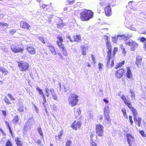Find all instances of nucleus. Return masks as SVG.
<instances>
[{
  "label": "nucleus",
  "instance_id": "1",
  "mask_svg": "<svg viewBox=\"0 0 146 146\" xmlns=\"http://www.w3.org/2000/svg\"><path fill=\"white\" fill-rule=\"evenodd\" d=\"M132 35L131 34L129 33H126L123 35V39L125 40V44L130 46H131V50L132 51H134L138 46V44L134 41H133L132 40L128 39L132 37Z\"/></svg>",
  "mask_w": 146,
  "mask_h": 146
},
{
  "label": "nucleus",
  "instance_id": "2",
  "mask_svg": "<svg viewBox=\"0 0 146 146\" xmlns=\"http://www.w3.org/2000/svg\"><path fill=\"white\" fill-rule=\"evenodd\" d=\"M80 18L82 21H87L92 18L93 13L90 10L85 9L80 13Z\"/></svg>",
  "mask_w": 146,
  "mask_h": 146
},
{
  "label": "nucleus",
  "instance_id": "3",
  "mask_svg": "<svg viewBox=\"0 0 146 146\" xmlns=\"http://www.w3.org/2000/svg\"><path fill=\"white\" fill-rule=\"evenodd\" d=\"M79 97L74 93H72L69 96L68 102L69 105L74 107L76 105L78 101V98Z\"/></svg>",
  "mask_w": 146,
  "mask_h": 146
},
{
  "label": "nucleus",
  "instance_id": "4",
  "mask_svg": "<svg viewBox=\"0 0 146 146\" xmlns=\"http://www.w3.org/2000/svg\"><path fill=\"white\" fill-rule=\"evenodd\" d=\"M18 66L21 71H26L28 70L30 65L28 63L23 61L18 62Z\"/></svg>",
  "mask_w": 146,
  "mask_h": 146
},
{
  "label": "nucleus",
  "instance_id": "5",
  "mask_svg": "<svg viewBox=\"0 0 146 146\" xmlns=\"http://www.w3.org/2000/svg\"><path fill=\"white\" fill-rule=\"evenodd\" d=\"M106 47L107 49L108 55L107 56V60L108 62L107 64V66H108L110 64V60L111 58V43L110 42H106Z\"/></svg>",
  "mask_w": 146,
  "mask_h": 146
},
{
  "label": "nucleus",
  "instance_id": "6",
  "mask_svg": "<svg viewBox=\"0 0 146 146\" xmlns=\"http://www.w3.org/2000/svg\"><path fill=\"white\" fill-rule=\"evenodd\" d=\"M11 49L13 52L16 53L19 52L21 53L24 50V48L23 46L16 45L14 44H13L11 46Z\"/></svg>",
  "mask_w": 146,
  "mask_h": 146
},
{
  "label": "nucleus",
  "instance_id": "7",
  "mask_svg": "<svg viewBox=\"0 0 146 146\" xmlns=\"http://www.w3.org/2000/svg\"><path fill=\"white\" fill-rule=\"evenodd\" d=\"M46 95L47 97L49 96L50 95L49 92H50L52 96L55 100H56L57 99V96L56 94L55 91L52 88H50L49 89L48 88H45Z\"/></svg>",
  "mask_w": 146,
  "mask_h": 146
},
{
  "label": "nucleus",
  "instance_id": "8",
  "mask_svg": "<svg viewBox=\"0 0 146 146\" xmlns=\"http://www.w3.org/2000/svg\"><path fill=\"white\" fill-rule=\"evenodd\" d=\"M96 133L99 136L102 137L103 135L104 127L101 124L96 125Z\"/></svg>",
  "mask_w": 146,
  "mask_h": 146
},
{
  "label": "nucleus",
  "instance_id": "9",
  "mask_svg": "<svg viewBox=\"0 0 146 146\" xmlns=\"http://www.w3.org/2000/svg\"><path fill=\"white\" fill-rule=\"evenodd\" d=\"M62 42H59V41H57L56 42V44L59 47L60 50L62 52L63 55L65 56H67L68 54L66 48L64 45L62 44Z\"/></svg>",
  "mask_w": 146,
  "mask_h": 146
},
{
  "label": "nucleus",
  "instance_id": "10",
  "mask_svg": "<svg viewBox=\"0 0 146 146\" xmlns=\"http://www.w3.org/2000/svg\"><path fill=\"white\" fill-rule=\"evenodd\" d=\"M82 123L80 121H74L71 125L72 128L74 130H76L80 127Z\"/></svg>",
  "mask_w": 146,
  "mask_h": 146
},
{
  "label": "nucleus",
  "instance_id": "11",
  "mask_svg": "<svg viewBox=\"0 0 146 146\" xmlns=\"http://www.w3.org/2000/svg\"><path fill=\"white\" fill-rule=\"evenodd\" d=\"M126 137L129 145V146H132V143L134 141V137L131 135L129 134H127Z\"/></svg>",
  "mask_w": 146,
  "mask_h": 146
},
{
  "label": "nucleus",
  "instance_id": "12",
  "mask_svg": "<svg viewBox=\"0 0 146 146\" xmlns=\"http://www.w3.org/2000/svg\"><path fill=\"white\" fill-rule=\"evenodd\" d=\"M20 26L21 27L23 28L29 30L30 28L31 27L29 24L24 21H21L20 22Z\"/></svg>",
  "mask_w": 146,
  "mask_h": 146
},
{
  "label": "nucleus",
  "instance_id": "13",
  "mask_svg": "<svg viewBox=\"0 0 146 146\" xmlns=\"http://www.w3.org/2000/svg\"><path fill=\"white\" fill-rule=\"evenodd\" d=\"M106 15L108 16H110L111 15V11L110 5H107L104 9Z\"/></svg>",
  "mask_w": 146,
  "mask_h": 146
},
{
  "label": "nucleus",
  "instance_id": "14",
  "mask_svg": "<svg viewBox=\"0 0 146 146\" xmlns=\"http://www.w3.org/2000/svg\"><path fill=\"white\" fill-rule=\"evenodd\" d=\"M124 72V69H121L117 70L115 72V75L118 78H120L121 77Z\"/></svg>",
  "mask_w": 146,
  "mask_h": 146
},
{
  "label": "nucleus",
  "instance_id": "15",
  "mask_svg": "<svg viewBox=\"0 0 146 146\" xmlns=\"http://www.w3.org/2000/svg\"><path fill=\"white\" fill-rule=\"evenodd\" d=\"M123 35H118L117 36L113 37L112 38V41L114 43L117 44L118 39L120 40L123 39Z\"/></svg>",
  "mask_w": 146,
  "mask_h": 146
},
{
  "label": "nucleus",
  "instance_id": "16",
  "mask_svg": "<svg viewBox=\"0 0 146 146\" xmlns=\"http://www.w3.org/2000/svg\"><path fill=\"white\" fill-rule=\"evenodd\" d=\"M128 5L130 8L133 9V11H136L137 10V9L136 8L137 3L133 1H130L128 3Z\"/></svg>",
  "mask_w": 146,
  "mask_h": 146
},
{
  "label": "nucleus",
  "instance_id": "17",
  "mask_svg": "<svg viewBox=\"0 0 146 146\" xmlns=\"http://www.w3.org/2000/svg\"><path fill=\"white\" fill-rule=\"evenodd\" d=\"M82 49V54L84 55H86V51L88 48V46L87 45H84L81 46Z\"/></svg>",
  "mask_w": 146,
  "mask_h": 146
},
{
  "label": "nucleus",
  "instance_id": "18",
  "mask_svg": "<svg viewBox=\"0 0 146 146\" xmlns=\"http://www.w3.org/2000/svg\"><path fill=\"white\" fill-rule=\"evenodd\" d=\"M74 114L75 117H77L80 115L81 113L80 109L78 108H75L74 109Z\"/></svg>",
  "mask_w": 146,
  "mask_h": 146
},
{
  "label": "nucleus",
  "instance_id": "19",
  "mask_svg": "<svg viewBox=\"0 0 146 146\" xmlns=\"http://www.w3.org/2000/svg\"><path fill=\"white\" fill-rule=\"evenodd\" d=\"M47 46L48 47L51 52L52 54L54 55L56 54V52L54 47L50 44H47Z\"/></svg>",
  "mask_w": 146,
  "mask_h": 146
},
{
  "label": "nucleus",
  "instance_id": "20",
  "mask_svg": "<svg viewBox=\"0 0 146 146\" xmlns=\"http://www.w3.org/2000/svg\"><path fill=\"white\" fill-rule=\"evenodd\" d=\"M27 50L31 54H34L35 53V50L33 47L29 46L27 47Z\"/></svg>",
  "mask_w": 146,
  "mask_h": 146
},
{
  "label": "nucleus",
  "instance_id": "21",
  "mask_svg": "<svg viewBox=\"0 0 146 146\" xmlns=\"http://www.w3.org/2000/svg\"><path fill=\"white\" fill-rule=\"evenodd\" d=\"M73 38L74 39L73 41L80 42L82 40L81 37L79 35H76L74 36Z\"/></svg>",
  "mask_w": 146,
  "mask_h": 146
},
{
  "label": "nucleus",
  "instance_id": "22",
  "mask_svg": "<svg viewBox=\"0 0 146 146\" xmlns=\"http://www.w3.org/2000/svg\"><path fill=\"white\" fill-rule=\"evenodd\" d=\"M0 71L4 74L5 76L7 75L9 73L7 70L1 66H0Z\"/></svg>",
  "mask_w": 146,
  "mask_h": 146
},
{
  "label": "nucleus",
  "instance_id": "23",
  "mask_svg": "<svg viewBox=\"0 0 146 146\" xmlns=\"http://www.w3.org/2000/svg\"><path fill=\"white\" fill-rule=\"evenodd\" d=\"M127 77L129 78H130L132 76L131 71L129 67L127 68V73L126 74Z\"/></svg>",
  "mask_w": 146,
  "mask_h": 146
},
{
  "label": "nucleus",
  "instance_id": "24",
  "mask_svg": "<svg viewBox=\"0 0 146 146\" xmlns=\"http://www.w3.org/2000/svg\"><path fill=\"white\" fill-rule=\"evenodd\" d=\"M135 122L137 123V125L138 126H140L141 122V118L140 117H136L135 119H134Z\"/></svg>",
  "mask_w": 146,
  "mask_h": 146
},
{
  "label": "nucleus",
  "instance_id": "25",
  "mask_svg": "<svg viewBox=\"0 0 146 146\" xmlns=\"http://www.w3.org/2000/svg\"><path fill=\"white\" fill-rule=\"evenodd\" d=\"M105 121L108 124L111 123V120L109 115H104Z\"/></svg>",
  "mask_w": 146,
  "mask_h": 146
},
{
  "label": "nucleus",
  "instance_id": "26",
  "mask_svg": "<svg viewBox=\"0 0 146 146\" xmlns=\"http://www.w3.org/2000/svg\"><path fill=\"white\" fill-rule=\"evenodd\" d=\"M109 111L110 110L108 106H105L104 109V115H109Z\"/></svg>",
  "mask_w": 146,
  "mask_h": 146
},
{
  "label": "nucleus",
  "instance_id": "27",
  "mask_svg": "<svg viewBox=\"0 0 146 146\" xmlns=\"http://www.w3.org/2000/svg\"><path fill=\"white\" fill-rule=\"evenodd\" d=\"M142 60L141 57V56H137L136 57V63L137 65V66H138L139 65Z\"/></svg>",
  "mask_w": 146,
  "mask_h": 146
},
{
  "label": "nucleus",
  "instance_id": "28",
  "mask_svg": "<svg viewBox=\"0 0 146 146\" xmlns=\"http://www.w3.org/2000/svg\"><path fill=\"white\" fill-rule=\"evenodd\" d=\"M58 28H60L63 27L65 25V24L62 23V21L60 20L59 21V22L57 24Z\"/></svg>",
  "mask_w": 146,
  "mask_h": 146
},
{
  "label": "nucleus",
  "instance_id": "29",
  "mask_svg": "<svg viewBox=\"0 0 146 146\" xmlns=\"http://www.w3.org/2000/svg\"><path fill=\"white\" fill-rule=\"evenodd\" d=\"M15 141L16 144L18 146H21L22 145V142L20 140V139L17 137L15 139Z\"/></svg>",
  "mask_w": 146,
  "mask_h": 146
},
{
  "label": "nucleus",
  "instance_id": "30",
  "mask_svg": "<svg viewBox=\"0 0 146 146\" xmlns=\"http://www.w3.org/2000/svg\"><path fill=\"white\" fill-rule=\"evenodd\" d=\"M131 111L133 113V116L134 117V119H135V118H136V117H137V110L135 108H134L133 110H132Z\"/></svg>",
  "mask_w": 146,
  "mask_h": 146
},
{
  "label": "nucleus",
  "instance_id": "31",
  "mask_svg": "<svg viewBox=\"0 0 146 146\" xmlns=\"http://www.w3.org/2000/svg\"><path fill=\"white\" fill-rule=\"evenodd\" d=\"M125 63V61L123 60L121 62L117 64L115 67V68L117 69L121 67Z\"/></svg>",
  "mask_w": 146,
  "mask_h": 146
},
{
  "label": "nucleus",
  "instance_id": "32",
  "mask_svg": "<svg viewBox=\"0 0 146 146\" xmlns=\"http://www.w3.org/2000/svg\"><path fill=\"white\" fill-rule=\"evenodd\" d=\"M18 110L20 112H22L23 111L24 108L22 104L19 105L18 107Z\"/></svg>",
  "mask_w": 146,
  "mask_h": 146
},
{
  "label": "nucleus",
  "instance_id": "33",
  "mask_svg": "<svg viewBox=\"0 0 146 146\" xmlns=\"http://www.w3.org/2000/svg\"><path fill=\"white\" fill-rule=\"evenodd\" d=\"M127 107L130 109L131 110H133L134 108L132 107V104H131L130 102L129 101L127 102V103L125 104Z\"/></svg>",
  "mask_w": 146,
  "mask_h": 146
},
{
  "label": "nucleus",
  "instance_id": "34",
  "mask_svg": "<svg viewBox=\"0 0 146 146\" xmlns=\"http://www.w3.org/2000/svg\"><path fill=\"white\" fill-rule=\"evenodd\" d=\"M121 111L123 113L124 117L126 118H128V116L126 114V110L125 108H122Z\"/></svg>",
  "mask_w": 146,
  "mask_h": 146
},
{
  "label": "nucleus",
  "instance_id": "35",
  "mask_svg": "<svg viewBox=\"0 0 146 146\" xmlns=\"http://www.w3.org/2000/svg\"><path fill=\"white\" fill-rule=\"evenodd\" d=\"M36 90L38 92L39 94L41 95L42 96H44L43 92L41 89H40L39 88L37 87L36 88Z\"/></svg>",
  "mask_w": 146,
  "mask_h": 146
},
{
  "label": "nucleus",
  "instance_id": "36",
  "mask_svg": "<svg viewBox=\"0 0 146 146\" xmlns=\"http://www.w3.org/2000/svg\"><path fill=\"white\" fill-rule=\"evenodd\" d=\"M129 92L131 94V98L132 100H135V94L134 92L133 91L130 90Z\"/></svg>",
  "mask_w": 146,
  "mask_h": 146
},
{
  "label": "nucleus",
  "instance_id": "37",
  "mask_svg": "<svg viewBox=\"0 0 146 146\" xmlns=\"http://www.w3.org/2000/svg\"><path fill=\"white\" fill-rule=\"evenodd\" d=\"M5 124H6V126L9 128V130L11 134L12 133V131L11 128V127L9 126V122L7 121H6L5 122Z\"/></svg>",
  "mask_w": 146,
  "mask_h": 146
},
{
  "label": "nucleus",
  "instance_id": "38",
  "mask_svg": "<svg viewBox=\"0 0 146 146\" xmlns=\"http://www.w3.org/2000/svg\"><path fill=\"white\" fill-rule=\"evenodd\" d=\"M118 51V48H116V47H115L114 48L113 52V55H112V58L113 57H114L115 54H116V53Z\"/></svg>",
  "mask_w": 146,
  "mask_h": 146
},
{
  "label": "nucleus",
  "instance_id": "39",
  "mask_svg": "<svg viewBox=\"0 0 146 146\" xmlns=\"http://www.w3.org/2000/svg\"><path fill=\"white\" fill-rule=\"evenodd\" d=\"M68 4L71 5L75 3V0H66Z\"/></svg>",
  "mask_w": 146,
  "mask_h": 146
},
{
  "label": "nucleus",
  "instance_id": "40",
  "mask_svg": "<svg viewBox=\"0 0 146 146\" xmlns=\"http://www.w3.org/2000/svg\"><path fill=\"white\" fill-rule=\"evenodd\" d=\"M37 130L40 135L42 137V138H43V135L41 128L40 127H38V128Z\"/></svg>",
  "mask_w": 146,
  "mask_h": 146
},
{
  "label": "nucleus",
  "instance_id": "41",
  "mask_svg": "<svg viewBox=\"0 0 146 146\" xmlns=\"http://www.w3.org/2000/svg\"><path fill=\"white\" fill-rule=\"evenodd\" d=\"M121 98L125 104L127 103L129 101L127 100L126 97L124 95H122L121 96Z\"/></svg>",
  "mask_w": 146,
  "mask_h": 146
},
{
  "label": "nucleus",
  "instance_id": "42",
  "mask_svg": "<svg viewBox=\"0 0 146 146\" xmlns=\"http://www.w3.org/2000/svg\"><path fill=\"white\" fill-rule=\"evenodd\" d=\"M19 120V118H18V116H16L14 117L13 121V123H16Z\"/></svg>",
  "mask_w": 146,
  "mask_h": 146
},
{
  "label": "nucleus",
  "instance_id": "43",
  "mask_svg": "<svg viewBox=\"0 0 146 146\" xmlns=\"http://www.w3.org/2000/svg\"><path fill=\"white\" fill-rule=\"evenodd\" d=\"M51 108L52 110L55 111L57 110L58 109V108L57 106L55 105H52L51 106Z\"/></svg>",
  "mask_w": 146,
  "mask_h": 146
},
{
  "label": "nucleus",
  "instance_id": "44",
  "mask_svg": "<svg viewBox=\"0 0 146 146\" xmlns=\"http://www.w3.org/2000/svg\"><path fill=\"white\" fill-rule=\"evenodd\" d=\"M121 48L122 50V52L123 53V54L124 56H125L126 54V52L125 50L124 47H123V46H121Z\"/></svg>",
  "mask_w": 146,
  "mask_h": 146
},
{
  "label": "nucleus",
  "instance_id": "45",
  "mask_svg": "<svg viewBox=\"0 0 146 146\" xmlns=\"http://www.w3.org/2000/svg\"><path fill=\"white\" fill-rule=\"evenodd\" d=\"M63 131L61 130V131L60 133L58 134V139L59 141H60V139H61V137L62 136V134H63Z\"/></svg>",
  "mask_w": 146,
  "mask_h": 146
},
{
  "label": "nucleus",
  "instance_id": "46",
  "mask_svg": "<svg viewBox=\"0 0 146 146\" xmlns=\"http://www.w3.org/2000/svg\"><path fill=\"white\" fill-rule=\"evenodd\" d=\"M136 25H132L130 27V29L132 30L136 31Z\"/></svg>",
  "mask_w": 146,
  "mask_h": 146
},
{
  "label": "nucleus",
  "instance_id": "47",
  "mask_svg": "<svg viewBox=\"0 0 146 146\" xmlns=\"http://www.w3.org/2000/svg\"><path fill=\"white\" fill-rule=\"evenodd\" d=\"M4 100L7 104L9 105L11 104V103L9 100L7 98V97H5L4 99Z\"/></svg>",
  "mask_w": 146,
  "mask_h": 146
},
{
  "label": "nucleus",
  "instance_id": "48",
  "mask_svg": "<svg viewBox=\"0 0 146 146\" xmlns=\"http://www.w3.org/2000/svg\"><path fill=\"white\" fill-rule=\"evenodd\" d=\"M0 25L3 27H7L8 26V24L4 23H0Z\"/></svg>",
  "mask_w": 146,
  "mask_h": 146
},
{
  "label": "nucleus",
  "instance_id": "49",
  "mask_svg": "<svg viewBox=\"0 0 146 146\" xmlns=\"http://www.w3.org/2000/svg\"><path fill=\"white\" fill-rule=\"evenodd\" d=\"M42 97L43 100V101H44V102L42 103V105H43V106L44 107H45V104L46 102V99H45V98L44 97V95L43 96H42Z\"/></svg>",
  "mask_w": 146,
  "mask_h": 146
},
{
  "label": "nucleus",
  "instance_id": "50",
  "mask_svg": "<svg viewBox=\"0 0 146 146\" xmlns=\"http://www.w3.org/2000/svg\"><path fill=\"white\" fill-rule=\"evenodd\" d=\"M100 4L102 6H106L107 5H108L107 4H106V3L105 2H102V1H101L100 2Z\"/></svg>",
  "mask_w": 146,
  "mask_h": 146
},
{
  "label": "nucleus",
  "instance_id": "51",
  "mask_svg": "<svg viewBox=\"0 0 146 146\" xmlns=\"http://www.w3.org/2000/svg\"><path fill=\"white\" fill-rule=\"evenodd\" d=\"M38 39L42 42L43 44H45V42L43 37L41 36H39L38 37Z\"/></svg>",
  "mask_w": 146,
  "mask_h": 146
},
{
  "label": "nucleus",
  "instance_id": "52",
  "mask_svg": "<svg viewBox=\"0 0 146 146\" xmlns=\"http://www.w3.org/2000/svg\"><path fill=\"white\" fill-rule=\"evenodd\" d=\"M72 143V141L70 140H69L67 142L65 146H70Z\"/></svg>",
  "mask_w": 146,
  "mask_h": 146
},
{
  "label": "nucleus",
  "instance_id": "53",
  "mask_svg": "<svg viewBox=\"0 0 146 146\" xmlns=\"http://www.w3.org/2000/svg\"><path fill=\"white\" fill-rule=\"evenodd\" d=\"M16 32L15 29H11L10 30L9 33L11 35H13Z\"/></svg>",
  "mask_w": 146,
  "mask_h": 146
},
{
  "label": "nucleus",
  "instance_id": "54",
  "mask_svg": "<svg viewBox=\"0 0 146 146\" xmlns=\"http://www.w3.org/2000/svg\"><path fill=\"white\" fill-rule=\"evenodd\" d=\"M1 49L6 52H7L8 51V50L7 48L5 47L4 46H3L1 47Z\"/></svg>",
  "mask_w": 146,
  "mask_h": 146
},
{
  "label": "nucleus",
  "instance_id": "55",
  "mask_svg": "<svg viewBox=\"0 0 146 146\" xmlns=\"http://www.w3.org/2000/svg\"><path fill=\"white\" fill-rule=\"evenodd\" d=\"M6 146H12L10 141H8L6 143Z\"/></svg>",
  "mask_w": 146,
  "mask_h": 146
},
{
  "label": "nucleus",
  "instance_id": "56",
  "mask_svg": "<svg viewBox=\"0 0 146 146\" xmlns=\"http://www.w3.org/2000/svg\"><path fill=\"white\" fill-rule=\"evenodd\" d=\"M58 55L59 56L61 60H64V58L63 57L62 54L60 52H58Z\"/></svg>",
  "mask_w": 146,
  "mask_h": 146
},
{
  "label": "nucleus",
  "instance_id": "57",
  "mask_svg": "<svg viewBox=\"0 0 146 146\" xmlns=\"http://www.w3.org/2000/svg\"><path fill=\"white\" fill-rule=\"evenodd\" d=\"M104 39L105 40H106V42H110L109 41V38L107 36L105 35L104 36Z\"/></svg>",
  "mask_w": 146,
  "mask_h": 146
},
{
  "label": "nucleus",
  "instance_id": "58",
  "mask_svg": "<svg viewBox=\"0 0 146 146\" xmlns=\"http://www.w3.org/2000/svg\"><path fill=\"white\" fill-rule=\"evenodd\" d=\"M140 133L143 137H145L146 136V135L144 134V132L143 131H140Z\"/></svg>",
  "mask_w": 146,
  "mask_h": 146
},
{
  "label": "nucleus",
  "instance_id": "59",
  "mask_svg": "<svg viewBox=\"0 0 146 146\" xmlns=\"http://www.w3.org/2000/svg\"><path fill=\"white\" fill-rule=\"evenodd\" d=\"M57 38L58 39L59 42H63V39L62 37L60 36H58Z\"/></svg>",
  "mask_w": 146,
  "mask_h": 146
},
{
  "label": "nucleus",
  "instance_id": "60",
  "mask_svg": "<svg viewBox=\"0 0 146 146\" xmlns=\"http://www.w3.org/2000/svg\"><path fill=\"white\" fill-rule=\"evenodd\" d=\"M132 117L131 116H129V121L130 122L131 125H132L133 123V121L132 119Z\"/></svg>",
  "mask_w": 146,
  "mask_h": 146
},
{
  "label": "nucleus",
  "instance_id": "61",
  "mask_svg": "<svg viewBox=\"0 0 146 146\" xmlns=\"http://www.w3.org/2000/svg\"><path fill=\"white\" fill-rule=\"evenodd\" d=\"M8 96L10 98V99L13 100H15V98L13 97V96L10 94H8Z\"/></svg>",
  "mask_w": 146,
  "mask_h": 146
},
{
  "label": "nucleus",
  "instance_id": "62",
  "mask_svg": "<svg viewBox=\"0 0 146 146\" xmlns=\"http://www.w3.org/2000/svg\"><path fill=\"white\" fill-rule=\"evenodd\" d=\"M92 60H93V62L94 63H95V64L96 63V61L95 60L94 55H92Z\"/></svg>",
  "mask_w": 146,
  "mask_h": 146
},
{
  "label": "nucleus",
  "instance_id": "63",
  "mask_svg": "<svg viewBox=\"0 0 146 146\" xmlns=\"http://www.w3.org/2000/svg\"><path fill=\"white\" fill-rule=\"evenodd\" d=\"M103 66V65L101 63L99 62L98 63V66L100 70L101 69H102V66Z\"/></svg>",
  "mask_w": 146,
  "mask_h": 146
},
{
  "label": "nucleus",
  "instance_id": "64",
  "mask_svg": "<svg viewBox=\"0 0 146 146\" xmlns=\"http://www.w3.org/2000/svg\"><path fill=\"white\" fill-rule=\"evenodd\" d=\"M34 107L35 109V111L36 113H38V112L39 110L36 106L35 105H34Z\"/></svg>",
  "mask_w": 146,
  "mask_h": 146
}]
</instances>
